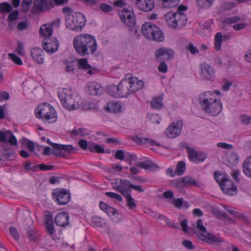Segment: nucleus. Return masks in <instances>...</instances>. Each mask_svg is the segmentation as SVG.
Listing matches in <instances>:
<instances>
[{"instance_id":"f257e3e1","label":"nucleus","mask_w":251,"mask_h":251,"mask_svg":"<svg viewBox=\"0 0 251 251\" xmlns=\"http://www.w3.org/2000/svg\"><path fill=\"white\" fill-rule=\"evenodd\" d=\"M219 90L206 91L199 95V101L203 110L209 114L216 116L219 115L223 109L221 100L217 98L216 95H219Z\"/></svg>"},{"instance_id":"f03ea898","label":"nucleus","mask_w":251,"mask_h":251,"mask_svg":"<svg viewBox=\"0 0 251 251\" xmlns=\"http://www.w3.org/2000/svg\"><path fill=\"white\" fill-rule=\"evenodd\" d=\"M36 117L45 123H55L57 119V114L54 107L48 103L39 104L34 110Z\"/></svg>"},{"instance_id":"7ed1b4c3","label":"nucleus","mask_w":251,"mask_h":251,"mask_svg":"<svg viewBox=\"0 0 251 251\" xmlns=\"http://www.w3.org/2000/svg\"><path fill=\"white\" fill-rule=\"evenodd\" d=\"M141 30L144 36L149 40L162 42L164 40V34L156 25L151 22H146L142 26Z\"/></svg>"},{"instance_id":"20e7f679","label":"nucleus","mask_w":251,"mask_h":251,"mask_svg":"<svg viewBox=\"0 0 251 251\" xmlns=\"http://www.w3.org/2000/svg\"><path fill=\"white\" fill-rule=\"evenodd\" d=\"M79 55L83 56L94 53L97 49V44L95 37L90 34H79Z\"/></svg>"},{"instance_id":"39448f33","label":"nucleus","mask_w":251,"mask_h":251,"mask_svg":"<svg viewBox=\"0 0 251 251\" xmlns=\"http://www.w3.org/2000/svg\"><path fill=\"white\" fill-rule=\"evenodd\" d=\"M164 18L168 25L173 28L184 26L187 23V16L180 12H168Z\"/></svg>"},{"instance_id":"423d86ee","label":"nucleus","mask_w":251,"mask_h":251,"mask_svg":"<svg viewBox=\"0 0 251 251\" xmlns=\"http://www.w3.org/2000/svg\"><path fill=\"white\" fill-rule=\"evenodd\" d=\"M197 228L201 232L197 234L198 237L201 241L205 242L208 244H214L224 242V239L219 236L211 233L206 232V228L202 225V221L201 219H199L197 222Z\"/></svg>"},{"instance_id":"0eeeda50","label":"nucleus","mask_w":251,"mask_h":251,"mask_svg":"<svg viewBox=\"0 0 251 251\" xmlns=\"http://www.w3.org/2000/svg\"><path fill=\"white\" fill-rule=\"evenodd\" d=\"M118 14L122 22L125 23L126 25L129 27V30L134 29L136 20L131 7L128 6L126 8H124L119 10Z\"/></svg>"},{"instance_id":"6e6552de","label":"nucleus","mask_w":251,"mask_h":251,"mask_svg":"<svg viewBox=\"0 0 251 251\" xmlns=\"http://www.w3.org/2000/svg\"><path fill=\"white\" fill-rule=\"evenodd\" d=\"M53 200L59 205H65L70 201V194L69 190L63 188H57L52 192Z\"/></svg>"},{"instance_id":"1a4fd4ad","label":"nucleus","mask_w":251,"mask_h":251,"mask_svg":"<svg viewBox=\"0 0 251 251\" xmlns=\"http://www.w3.org/2000/svg\"><path fill=\"white\" fill-rule=\"evenodd\" d=\"M183 122L182 120H178L176 122H173L170 124L167 128L166 134L169 138H174L177 137L180 133Z\"/></svg>"},{"instance_id":"9d476101","label":"nucleus","mask_w":251,"mask_h":251,"mask_svg":"<svg viewBox=\"0 0 251 251\" xmlns=\"http://www.w3.org/2000/svg\"><path fill=\"white\" fill-rule=\"evenodd\" d=\"M189 159L195 163H198L200 162H203L207 158V155L203 152H197L190 147H187Z\"/></svg>"},{"instance_id":"9b49d317","label":"nucleus","mask_w":251,"mask_h":251,"mask_svg":"<svg viewBox=\"0 0 251 251\" xmlns=\"http://www.w3.org/2000/svg\"><path fill=\"white\" fill-rule=\"evenodd\" d=\"M131 183L129 181L126 179H121L114 186V189L121 193L124 196L128 194H131L130 190Z\"/></svg>"},{"instance_id":"f8f14e48","label":"nucleus","mask_w":251,"mask_h":251,"mask_svg":"<svg viewBox=\"0 0 251 251\" xmlns=\"http://www.w3.org/2000/svg\"><path fill=\"white\" fill-rule=\"evenodd\" d=\"M59 44L55 38L44 39L42 47L48 52L53 53L58 50Z\"/></svg>"},{"instance_id":"ddd939ff","label":"nucleus","mask_w":251,"mask_h":251,"mask_svg":"<svg viewBox=\"0 0 251 251\" xmlns=\"http://www.w3.org/2000/svg\"><path fill=\"white\" fill-rule=\"evenodd\" d=\"M220 187L223 193L229 196H234L237 194V187L234 185L233 182L229 179L223 182L221 184Z\"/></svg>"},{"instance_id":"4468645a","label":"nucleus","mask_w":251,"mask_h":251,"mask_svg":"<svg viewBox=\"0 0 251 251\" xmlns=\"http://www.w3.org/2000/svg\"><path fill=\"white\" fill-rule=\"evenodd\" d=\"M58 96L61 103L64 106L69 110H75L74 100L71 95L65 96V94L58 93Z\"/></svg>"},{"instance_id":"2eb2a0df","label":"nucleus","mask_w":251,"mask_h":251,"mask_svg":"<svg viewBox=\"0 0 251 251\" xmlns=\"http://www.w3.org/2000/svg\"><path fill=\"white\" fill-rule=\"evenodd\" d=\"M87 93L91 95H101L103 93V88L101 85L96 81L88 82L86 85Z\"/></svg>"},{"instance_id":"dca6fc26","label":"nucleus","mask_w":251,"mask_h":251,"mask_svg":"<svg viewBox=\"0 0 251 251\" xmlns=\"http://www.w3.org/2000/svg\"><path fill=\"white\" fill-rule=\"evenodd\" d=\"M215 72L214 69L207 63L201 65V75L207 80H212L215 77Z\"/></svg>"},{"instance_id":"f3484780","label":"nucleus","mask_w":251,"mask_h":251,"mask_svg":"<svg viewBox=\"0 0 251 251\" xmlns=\"http://www.w3.org/2000/svg\"><path fill=\"white\" fill-rule=\"evenodd\" d=\"M34 8L36 12L47 10L52 7L51 0H33Z\"/></svg>"},{"instance_id":"a211bd4d","label":"nucleus","mask_w":251,"mask_h":251,"mask_svg":"<svg viewBox=\"0 0 251 251\" xmlns=\"http://www.w3.org/2000/svg\"><path fill=\"white\" fill-rule=\"evenodd\" d=\"M129 86L130 85L127 79H123L118 85V91H119V95L118 96H120V98H124L132 94Z\"/></svg>"},{"instance_id":"6ab92c4d","label":"nucleus","mask_w":251,"mask_h":251,"mask_svg":"<svg viewBox=\"0 0 251 251\" xmlns=\"http://www.w3.org/2000/svg\"><path fill=\"white\" fill-rule=\"evenodd\" d=\"M48 143L53 147L52 153L56 155H60L63 151L71 153L74 150V148L71 145L53 144L49 140H48Z\"/></svg>"},{"instance_id":"aec40b11","label":"nucleus","mask_w":251,"mask_h":251,"mask_svg":"<svg viewBox=\"0 0 251 251\" xmlns=\"http://www.w3.org/2000/svg\"><path fill=\"white\" fill-rule=\"evenodd\" d=\"M174 52L173 50L165 48H161L157 50L155 53V56L157 59L168 60L172 58Z\"/></svg>"},{"instance_id":"412c9836","label":"nucleus","mask_w":251,"mask_h":251,"mask_svg":"<svg viewBox=\"0 0 251 251\" xmlns=\"http://www.w3.org/2000/svg\"><path fill=\"white\" fill-rule=\"evenodd\" d=\"M129 84V88L132 93L142 89L144 85V82L141 80H138L137 77L131 76L126 78Z\"/></svg>"},{"instance_id":"4be33fe9","label":"nucleus","mask_w":251,"mask_h":251,"mask_svg":"<svg viewBox=\"0 0 251 251\" xmlns=\"http://www.w3.org/2000/svg\"><path fill=\"white\" fill-rule=\"evenodd\" d=\"M69 216L65 212L59 213L55 217L54 223L58 226H65L69 224Z\"/></svg>"},{"instance_id":"5701e85b","label":"nucleus","mask_w":251,"mask_h":251,"mask_svg":"<svg viewBox=\"0 0 251 251\" xmlns=\"http://www.w3.org/2000/svg\"><path fill=\"white\" fill-rule=\"evenodd\" d=\"M33 59L37 63L42 64L44 63V51L39 48H32L30 51Z\"/></svg>"},{"instance_id":"b1692460","label":"nucleus","mask_w":251,"mask_h":251,"mask_svg":"<svg viewBox=\"0 0 251 251\" xmlns=\"http://www.w3.org/2000/svg\"><path fill=\"white\" fill-rule=\"evenodd\" d=\"M66 27L73 30H77L78 28V18L77 16H69L66 18Z\"/></svg>"},{"instance_id":"393cba45","label":"nucleus","mask_w":251,"mask_h":251,"mask_svg":"<svg viewBox=\"0 0 251 251\" xmlns=\"http://www.w3.org/2000/svg\"><path fill=\"white\" fill-rule=\"evenodd\" d=\"M105 109L110 112L118 113L122 111V106L118 102L111 101L105 105Z\"/></svg>"},{"instance_id":"a878e982","label":"nucleus","mask_w":251,"mask_h":251,"mask_svg":"<svg viewBox=\"0 0 251 251\" xmlns=\"http://www.w3.org/2000/svg\"><path fill=\"white\" fill-rule=\"evenodd\" d=\"M228 39V36L227 35H222L221 32H217L214 37V48L216 50L219 51L221 49V45L223 40H226Z\"/></svg>"},{"instance_id":"bb28decb","label":"nucleus","mask_w":251,"mask_h":251,"mask_svg":"<svg viewBox=\"0 0 251 251\" xmlns=\"http://www.w3.org/2000/svg\"><path fill=\"white\" fill-rule=\"evenodd\" d=\"M85 70L87 72V74L91 75L95 71V69L93 68L90 64L88 63V60L86 58L79 59V69Z\"/></svg>"},{"instance_id":"cd10ccee","label":"nucleus","mask_w":251,"mask_h":251,"mask_svg":"<svg viewBox=\"0 0 251 251\" xmlns=\"http://www.w3.org/2000/svg\"><path fill=\"white\" fill-rule=\"evenodd\" d=\"M226 164L229 167H232L237 165L239 162V157L234 152H230L226 155Z\"/></svg>"},{"instance_id":"c85d7f7f","label":"nucleus","mask_w":251,"mask_h":251,"mask_svg":"<svg viewBox=\"0 0 251 251\" xmlns=\"http://www.w3.org/2000/svg\"><path fill=\"white\" fill-rule=\"evenodd\" d=\"M78 67V59L71 58L66 61V71L67 72H73Z\"/></svg>"},{"instance_id":"c756f323","label":"nucleus","mask_w":251,"mask_h":251,"mask_svg":"<svg viewBox=\"0 0 251 251\" xmlns=\"http://www.w3.org/2000/svg\"><path fill=\"white\" fill-rule=\"evenodd\" d=\"M96 144L91 142H88L85 140H79V147L84 151H89L91 152H94Z\"/></svg>"},{"instance_id":"7c9ffc66","label":"nucleus","mask_w":251,"mask_h":251,"mask_svg":"<svg viewBox=\"0 0 251 251\" xmlns=\"http://www.w3.org/2000/svg\"><path fill=\"white\" fill-rule=\"evenodd\" d=\"M242 168L244 174L247 176L251 178V156L245 159Z\"/></svg>"},{"instance_id":"2f4dec72","label":"nucleus","mask_w":251,"mask_h":251,"mask_svg":"<svg viewBox=\"0 0 251 251\" xmlns=\"http://www.w3.org/2000/svg\"><path fill=\"white\" fill-rule=\"evenodd\" d=\"M90 225L93 227H102L105 225V221L98 216L92 217Z\"/></svg>"},{"instance_id":"473e14b6","label":"nucleus","mask_w":251,"mask_h":251,"mask_svg":"<svg viewBox=\"0 0 251 251\" xmlns=\"http://www.w3.org/2000/svg\"><path fill=\"white\" fill-rule=\"evenodd\" d=\"M163 97L161 95L158 97L154 98L151 102V107L154 109H160L163 107Z\"/></svg>"},{"instance_id":"72a5a7b5","label":"nucleus","mask_w":251,"mask_h":251,"mask_svg":"<svg viewBox=\"0 0 251 251\" xmlns=\"http://www.w3.org/2000/svg\"><path fill=\"white\" fill-rule=\"evenodd\" d=\"M138 165L139 167L146 170H155L158 168L156 164L150 161L141 162Z\"/></svg>"},{"instance_id":"f704fd0d","label":"nucleus","mask_w":251,"mask_h":251,"mask_svg":"<svg viewBox=\"0 0 251 251\" xmlns=\"http://www.w3.org/2000/svg\"><path fill=\"white\" fill-rule=\"evenodd\" d=\"M134 140L135 142L138 144H148L150 145H154L156 144V142L153 140L149 138L136 137Z\"/></svg>"},{"instance_id":"c9c22d12","label":"nucleus","mask_w":251,"mask_h":251,"mask_svg":"<svg viewBox=\"0 0 251 251\" xmlns=\"http://www.w3.org/2000/svg\"><path fill=\"white\" fill-rule=\"evenodd\" d=\"M162 5L164 8H172L176 6L179 0H161Z\"/></svg>"},{"instance_id":"e433bc0d","label":"nucleus","mask_w":251,"mask_h":251,"mask_svg":"<svg viewBox=\"0 0 251 251\" xmlns=\"http://www.w3.org/2000/svg\"><path fill=\"white\" fill-rule=\"evenodd\" d=\"M186 170V165L184 161H179L176 166L175 170V174L177 176L182 175Z\"/></svg>"},{"instance_id":"4c0bfd02","label":"nucleus","mask_w":251,"mask_h":251,"mask_svg":"<svg viewBox=\"0 0 251 251\" xmlns=\"http://www.w3.org/2000/svg\"><path fill=\"white\" fill-rule=\"evenodd\" d=\"M215 0H197L198 5L201 8L208 9L213 4Z\"/></svg>"},{"instance_id":"58836bf2","label":"nucleus","mask_w":251,"mask_h":251,"mask_svg":"<svg viewBox=\"0 0 251 251\" xmlns=\"http://www.w3.org/2000/svg\"><path fill=\"white\" fill-rule=\"evenodd\" d=\"M214 176L215 180L219 184L220 186L223 182L228 179L224 174L222 173L220 171L215 172L214 174Z\"/></svg>"},{"instance_id":"ea45409f","label":"nucleus","mask_w":251,"mask_h":251,"mask_svg":"<svg viewBox=\"0 0 251 251\" xmlns=\"http://www.w3.org/2000/svg\"><path fill=\"white\" fill-rule=\"evenodd\" d=\"M107 93L108 95L111 97L115 98H120L119 95V91H118V86L112 84L109 86L107 88Z\"/></svg>"},{"instance_id":"a19ab883","label":"nucleus","mask_w":251,"mask_h":251,"mask_svg":"<svg viewBox=\"0 0 251 251\" xmlns=\"http://www.w3.org/2000/svg\"><path fill=\"white\" fill-rule=\"evenodd\" d=\"M124 196L126 197L127 206L129 209L131 210L137 207L134 200L131 197V194H128Z\"/></svg>"},{"instance_id":"79ce46f5","label":"nucleus","mask_w":251,"mask_h":251,"mask_svg":"<svg viewBox=\"0 0 251 251\" xmlns=\"http://www.w3.org/2000/svg\"><path fill=\"white\" fill-rule=\"evenodd\" d=\"M40 32L42 36L47 37L51 36L53 31L50 26L47 27L46 25H44L40 28Z\"/></svg>"},{"instance_id":"37998d69","label":"nucleus","mask_w":251,"mask_h":251,"mask_svg":"<svg viewBox=\"0 0 251 251\" xmlns=\"http://www.w3.org/2000/svg\"><path fill=\"white\" fill-rule=\"evenodd\" d=\"M12 9L10 4L6 2L0 3V13H10Z\"/></svg>"},{"instance_id":"c03bdc74","label":"nucleus","mask_w":251,"mask_h":251,"mask_svg":"<svg viewBox=\"0 0 251 251\" xmlns=\"http://www.w3.org/2000/svg\"><path fill=\"white\" fill-rule=\"evenodd\" d=\"M23 167L26 173L29 171L36 172L37 171V165H32V163L29 161L24 163Z\"/></svg>"},{"instance_id":"a18cd8bd","label":"nucleus","mask_w":251,"mask_h":251,"mask_svg":"<svg viewBox=\"0 0 251 251\" xmlns=\"http://www.w3.org/2000/svg\"><path fill=\"white\" fill-rule=\"evenodd\" d=\"M185 187L187 186H192V185H198L197 182L195 178L190 176H185L183 177Z\"/></svg>"},{"instance_id":"49530a36","label":"nucleus","mask_w":251,"mask_h":251,"mask_svg":"<svg viewBox=\"0 0 251 251\" xmlns=\"http://www.w3.org/2000/svg\"><path fill=\"white\" fill-rule=\"evenodd\" d=\"M26 235L29 239L31 241H36L37 238L36 231L34 229H28L26 231Z\"/></svg>"},{"instance_id":"de8ad7c7","label":"nucleus","mask_w":251,"mask_h":251,"mask_svg":"<svg viewBox=\"0 0 251 251\" xmlns=\"http://www.w3.org/2000/svg\"><path fill=\"white\" fill-rule=\"evenodd\" d=\"M11 134H12V132L10 130H7L5 132L0 130V142L2 143H6L7 138Z\"/></svg>"},{"instance_id":"09e8293b","label":"nucleus","mask_w":251,"mask_h":251,"mask_svg":"<svg viewBox=\"0 0 251 251\" xmlns=\"http://www.w3.org/2000/svg\"><path fill=\"white\" fill-rule=\"evenodd\" d=\"M2 146V147L3 149V154L6 157H10L11 155L14 154L10 150V147L9 145L6 143H4Z\"/></svg>"},{"instance_id":"8fccbe9b","label":"nucleus","mask_w":251,"mask_h":251,"mask_svg":"<svg viewBox=\"0 0 251 251\" xmlns=\"http://www.w3.org/2000/svg\"><path fill=\"white\" fill-rule=\"evenodd\" d=\"M172 185L173 187L177 188L185 187L184 181L183 177L179 178L174 180L172 182Z\"/></svg>"},{"instance_id":"3c124183","label":"nucleus","mask_w":251,"mask_h":251,"mask_svg":"<svg viewBox=\"0 0 251 251\" xmlns=\"http://www.w3.org/2000/svg\"><path fill=\"white\" fill-rule=\"evenodd\" d=\"M32 0H23L21 4V8L23 11L27 12L31 5Z\"/></svg>"},{"instance_id":"603ef678","label":"nucleus","mask_w":251,"mask_h":251,"mask_svg":"<svg viewBox=\"0 0 251 251\" xmlns=\"http://www.w3.org/2000/svg\"><path fill=\"white\" fill-rule=\"evenodd\" d=\"M8 58L13 61L16 64L18 65H22L23 62L21 59L14 53H9L8 54Z\"/></svg>"},{"instance_id":"864d4df0","label":"nucleus","mask_w":251,"mask_h":251,"mask_svg":"<svg viewBox=\"0 0 251 251\" xmlns=\"http://www.w3.org/2000/svg\"><path fill=\"white\" fill-rule=\"evenodd\" d=\"M148 118L153 124H159L161 120L160 116L157 114H149Z\"/></svg>"},{"instance_id":"5fc2aeb1","label":"nucleus","mask_w":251,"mask_h":251,"mask_svg":"<svg viewBox=\"0 0 251 251\" xmlns=\"http://www.w3.org/2000/svg\"><path fill=\"white\" fill-rule=\"evenodd\" d=\"M240 20V18L238 16H233L232 17L226 18L223 21L224 25H231L235 23Z\"/></svg>"},{"instance_id":"6e6d98bb","label":"nucleus","mask_w":251,"mask_h":251,"mask_svg":"<svg viewBox=\"0 0 251 251\" xmlns=\"http://www.w3.org/2000/svg\"><path fill=\"white\" fill-rule=\"evenodd\" d=\"M222 206L225 210L228 212L230 214L235 217H240L241 216V214L238 211H235L233 209H229L228 207L225 204L222 205Z\"/></svg>"},{"instance_id":"4d7b16f0","label":"nucleus","mask_w":251,"mask_h":251,"mask_svg":"<svg viewBox=\"0 0 251 251\" xmlns=\"http://www.w3.org/2000/svg\"><path fill=\"white\" fill-rule=\"evenodd\" d=\"M105 195L110 198L114 199L119 201H122V197L116 193L112 192H105Z\"/></svg>"},{"instance_id":"13d9d810","label":"nucleus","mask_w":251,"mask_h":251,"mask_svg":"<svg viewBox=\"0 0 251 251\" xmlns=\"http://www.w3.org/2000/svg\"><path fill=\"white\" fill-rule=\"evenodd\" d=\"M186 50H189L192 54H195L199 52L198 49L195 47L194 45L191 43H189V44L186 46Z\"/></svg>"},{"instance_id":"bf43d9fd","label":"nucleus","mask_w":251,"mask_h":251,"mask_svg":"<svg viewBox=\"0 0 251 251\" xmlns=\"http://www.w3.org/2000/svg\"><path fill=\"white\" fill-rule=\"evenodd\" d=\"M37 170L40 169L41 171H49L52 170L54 169V166L52 165H47L45 164H38Z\"/></svg>"},{"instance_id":"052dcab7","label":"nucleus","mask_w":251,"mask_h":251,"mask_svg":"<svg viewBox=\"0 0 251 251\" xmlns=\"http://www.w3.org/2000/svg\"><path fill=\"white\" fill-rule=\"evenodd\" d=\"M173 203L176 208L181 209L183 204V200L182 198H177L174 200Z\"/></svg>"},{"instance_id":"680f3d73","label":"nucleus","mask_w":251,"mask_h":251,"mask_svg":"<svg viewBox=\"0 0 251 251\" xmlns=\"http://www.w3.org/2000/svg\"><path fill=\"white\" fill-rule=\"evenodd\" d=\"M45 224L53 222L52 213L49 211H46L44 213Z\"/></svg>"},{"instance_id":"e2e57ef3","label":"nucleus","mask_w":251,"mask_h":251,"mask_svg":"<svg viewBox=\"0 0 251 251\" xmlns=\"http://www.w3.org/2000/svg\"><path fill=\"white\" fill-rule=\"evenodd\" d=\"M9 231L12 236L16 240L18 241L20 239L19 234L15 227L13 226L10 227L9 228Z\"/></svg>"},{"instance_id":"0e129e2a","label":"nucleus","mask_w":251,"mask_h":251,"mask_svg":"<svg viewBox=\"0 0 251 251\" xmlns=\"http://www.w3.org/2000/svg\"><path fill=\"white\" fill-rule=\"evenodd\" d=\"M46 228L50 235H53L54 233V228L53 222L46 224Z\"/></svg>"},{"instance_id":"69168bd1","label":"nucleus","mask_w":251,"mask_h":251,"mask_svg":"<svg viewBox=\"0 0 251 251\" xmlns=\"http://www.w3.org/2000/svg\"><path fill=\"white\" fill-rule=\"evenodd\" d=\"M86 19L84 15L79 12V30L85 25Z\"/></svg>"},{"instance_id":"338daca9","label":"nucleus","mask_w":251,"mask_h":251,"mask_svg":"<svg viewBox=\"0 0 251 251\" xmlns=\"http://www.w3.org/2000/svg\"><path fill=\"white\" fill-rule=\"evenodd\" d=\"M107 214L108 217L112 218V217L117 214L116 209L113 207L109 206L106 210L104 212Z\"/></svg>"},{"instance_id":"774afa93","label":"nucleus","mask_w":251,"mask_h":251,"mask_svg":"<svg viewBox=\"0 0 251 251\" xmlns=\"http://www.w3.org/2000/svg\"><path fill=\"white\" fill-rule=\"evenodd\" d=\"M158 70L162 73H166L168 70L167 64L164 62H161L158 67Z\"/></svg>"}]
</instances>
